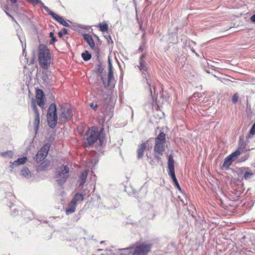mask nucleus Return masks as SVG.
Segmentation results:
<instances>
[{
	"label": "nucleus",
	"instance_id": "5fc2aeb1",
	"mask_svg": "<svg viewBox=\"0 0 255 255\" xmlns=\"http://www.w3.org/2000/svg\"><path fill=\"white\" fill-rule=\"evenodd\" d=\"M152 147V145H148V149H149V148H151Z\"/></svg>",
	"mask_w": 255,
	"mask_h": 255
},
{
	"label": "nucleus",
	"instance_id": "864d4df0",
	"mask_svg": "<svg viewBox=\"0 0 255 255\" xmlns=\"http://www.w3.org/2000/svg\"><path fill=\"white\" fill-rule=\"evenodd\" d=\"M151 140H153L152 138H151L150 139L147 141V143H148L149 142H150Z\"/></svg>",
	"mask_w": 255,
	"mask_h": 255
},
{
	"label": "nucleus",
	"instance_id": "a211bd4d",
	"mask_svg": "<svg viewBox=\"0 0 255 255\" xmlns=\"http://www.w3.org/2000/svg\"><path fill=\"white\" fill-rule=\"evenodd\" d=\"M20 174L21 176L27 179H29L30 177H31V173L30 171L27 167H26L23 168L21 169Z\"/></svg>",
	"mask_w": 255,
	"mask_h": 255
},
{
	"label": "nucleus",
	"instance_id": "2eb2a0df",
	"mask_svg": "<svg viewBox=\"0 0 255 255\" xmlns=\"http://www.w3.org/2000/svg\"><path fill=\"white\" fill-rule=\"evenodd\" d=\"M76 206L77 204L76 203L71 201L65 211L66 215H68L74 213L76 210Z\"/></svg>",
	"mask_w": 255,
	"mask_h": 255
},
{
	"label": "nucleus",
	"instance_id": "4be33fe9",
	"mask_svg": "<svg viewBox=\"0 0 255 255\" xmlns=\"http://www.w3.org/2000/svg\"><path fill=\"white\" fill-rule=\"evenodd\" d=\"M233 162L231 158L228 156L224 160L222 167L226 169H228Z\"/></svg>",
	"mask_w": 255,
	"mask_h": 255
},
{
	"label": "nucleus",
	"instance_id": "7ed1b4c3",
	"mask_svg": "<svg viewBox=\"0 0 255 255\" xmlns=\"http://www.w3.org/2000/svg\"><path fill=\"white\" fill-rule=\"evenodd\" d=\"M166 141V134L161 131L155 138V145L154 147V155L158 161H161V156L165 150V143Z\"/></svg>",
	"mask_w": 255,
	"mask_h": 255
},
{
	"label": "nucleus",
	"instance_id": "c03bdc74",
	"mask_svg": "<svg viewBox=\"0 0 255 255\" xmlns=\"http://www.w3.org/2000/svg\"><path fill=\"white\" fill-rule=\"evenodd\" d=\"M63 33L62 31H60L58 33V35L60 37H62L63 36Z\"/></svg>",
	"mask_w": 255,
	"mask_h": 255
},
{
	"label": "nucleus",
	"instance_id": "ddd939ff",
	"mask_svg": "<svg viewBox=\"0 0 255 255\" xmlns=\"http://www.w3.org/2000/svg\"><path fill=\"white\" fill-rule=\"evenodd\" d=\"M27 160L26 157H23L21 158H18L16 160L13 161L11 164L9 166V168L11 171H12V169L14 167H16L17 165H20L24 164Z\"/></svg>",
	"mask_w": 255,
	"mask_h": 255
},
{
	"label": "nucleus",
	"instance_id": "f03ea898",
	"mask_svg": "<svg viewBox=\"0 0 255 255\" xmlns=\"http://www.w3.org/2000/svg\"><path fill=\"white\" fill-rule=\"evenodd\" d=\"M39 63L42 68L48 69L52 62V58L48 47L44 44H40L38 48Z\"/></svg>",
	"mask_w": 255,
	"mask_h": 255
},
{
	"label": "nucleus",
	"instance_id": "3c124183",
	"mask_svg": "<svg viewBox=\"0 0 255 255\" xmlns=\"http://www.w3.org/2000/svg\"><path fill=\"white\" fill-rule=\"evenodd\" d=\"M12 3H15L17 1V0H9Z\"/></svg>",
	"mask_w": 255,
	"mask_h": 255
},
{
	"label": "nucleus",
	"instance_id": "39448f33",
	"mask_svg": "<svg viewBox=\"0 0 255 255\" xmlns=\"http://www.w3.org/2000/svg\"><path fill=\"white\" fill-rule=\"evenodd\" d=\"M47 123L51 128H54L57 123V109L55 104L50 105L47 115Z\"/></svg>",
	"mask_w": 255,
	"mask_h": 255
},
{
	"label": "nucleus",
	"instance_id": "6e6d98bb",
	"mask_svg": "<svg viewBox=\"0 0 255 255\" xmlns=\"http://www.w3.org/2000/svg\"><path fill=\"white\" fill-rule=\"evenodd\" d=\"M145 33H144L142 34V37H144V36H145Z\"/></svg>",
	"mask_w": 255,
	"mask_h": 255
},
{
	"label": "nucleus",
	"instance_id": "603ef678",
	"mask_svg": "<svg viewBox=\"0 0 255 255\" xmlns=\"http://www.w3.org/2000/svg\"><path fill=\"white\" fill-rule=\"evenodd\" d=\"M95 178H96V175H94L93 176V177H91V179H93L94 180H95Z\"/></svg>",
	"mask_w": 255,
	"mask_h": 255
},
{
	"label": "nucleus",
	"instance_id": "79ce46f5",
	"mask_svg": "<svg viewBox=\"0 0 255 255\" xmlns=\"http://www.w3.org/2000/svg\"><path fill=\"white\" fill-rule=\"evenodd\" d=\"M251 20L252 22H255V14L251 16Z\"/></svg>",
	"mask_w": 255,
	"mask_h": 255
},
{
	"label": "nucleus",
	"instance_id": "c9c22d12",
	"mask_svg": "<svg viewBox=\"0 0 255 255\" xmlns=\"http://www.w3.org/2000/svg\"><path fill=\"white\" fill-rule=\"evenodd\" d=\"M28 2L32 3L33 4H38L39 0H27Z\"/></svg>",
	"mask_w": 255,
	"mask_h": 255
},
{
	"label": "nucleus",
	"instance_id": "2f4dec72",
	"mask_svg": "<svg viewBox=\"0 0 255 255\" xmlns=\"http://www.w3.org/2000/svg\"><path fill=\"white\" fill-rule=\"evenodd\" d=\"M114 79L113 71H109L108 79V86H110L111 81Z\"/></svg>",
	"mask_w": 255,
	"mask_h": 255
},
{
	"label": "nucleus",
	"instance_id": "f704fd0d",
	"mask_svg": "<svg viewBox=\"0 0 255 255\" xmlns=\"http://www.w3.org/2000/svg\"><path fill=\"white\" fill-rule=\"evenodd\" d=\"M250 133L252 135L255 134V123L253 124L252 128L251 129Z\"/></svg>",
	"mask_w": 255,
	"mask_h": 255
},
{
	"label": "nucleus",
	"instance_id": "37998d69",
	"mask_svg": "<svg viewBox=\"0 0 255 255\" xmlns=\"http://www.w3.org/2000/svg\"><path fill=\"white\" fill-rule=\"evenodd\" d=\"M62 31L63 32V33L64 34H67V33H68V32H67V31H68V30H67V29H66V28H63V29H62Z\"/></svg>",
	"mask_w": 255,
	"mask_h": 255
},
{
	"label": "nucleus",
	"instance_id": "052dcab7",
	"mask_svg": "<svg viewBox=\"0 0 255 255\" xmlns=\"http://www.w3.org/2000/svg\"><path fill=\"white\" fill-rule=\"evenodd\" d=\"M19 38L20 41H21V43H22V41L21 39H20V37H19Z\"/></svg>",
	"mask_w": 255,
	"mask_h": 255
},
{
	"label": "nucleus",
	"instance_id": "4c0bfd02",
	"mask_svg": "<svg viewBox=\"0 0 255 255\" xmlns=\"http://www.w3.org/2000/svg\"><path fill=\"white\" fill-rule=\"evenodd\" d=\"M90 106L92 109H93L94 110H96L98 107L97 104H94L93 103H91L90 104Z\"/></svg>",
	"mask_w": 255,
	"mask_h": 255
},
{
	"label": "nucleus",
	"instance_id": "a19ab883",
	"mask_svg": "<svg viewBox=\"0 0 255 255\" xmlns=\"http://www.w3.org/2000/svg\"><path fill=\"white\" fill-rule=\"evenodd\" d=\"M18 213V211L14 209H13V210L12 211V214L13 215V216H15V215H16Z\"/></svg>",
	"mask_w": 255,
	"mask_h": 255
},
{
	"label": "nucleus",
	"instance_id": "6e6552de",
	"mask_svg": "<svg viewBox=\"0 0 255 255\" xmlns=\"http://www.w3.org/2000/svg\"><path fill=\"white\" fill-rule=\"evenodd\" d=\"M61 113L59 115V120L62 123H66L70 120L73 116V111L67 107H62L60 109Z\"/></svg>",
	"mask_w": 255,
	"mask_h": 255
},
{
	"label": "nucleus",
	"instance_id": "a18cd8bd",
	"mask_svg": "<svg viewBox=\"0 0 255 255\" xmlns=\"http://www.w3.org/2000/svg\"><path fill=\"white\" fill-rule=\"evenodd\" d=\"M39 1L38 3H39L40 4V5L42 6V7L43 8V5H45L43 3V2H42L40 0H39Z\"/></svg>",
	"mask_w": 255,
	"mask_h": 255
},
{
	"label": "nucleus",
	"instance_id": "e433bc0d",
	"mask_svg": "<svg viewBox=\"0 0 255 255\" xmlns=\"http://www.w3.org/2000/svg\"><path fill=\"white\" fill-rule=\"evenodd\" d=\"M108 67H109V71H113V67H112V63L110 59H109Z\"/></svg>",
	"mask_w": 255,
	"mask_h": 255
},
{
	"label": "nucleus",
	"instance_id": "bf43d9fd",
	"mask_svg": "<svg viewBox=\"0 0 255 255\" xmlns=\"http://www.w3.org/2000/svg\"><path fill=\"white\" fill-rule=\"evenodd\" d=\"M101 251H102V250H101V249H99V250H98V251H100V252H101Z\"/></svg>",
	"mask_w": 255,
	"mask_h": 255
},
{
	"label": "nucleus",
	"instance_id": "20e7f679",
	"mask_svg": "<svg viewBox=\"0 0 255 255\" xmlns=\"http://www.w3.org/2000/svg\"><path fill=\"white\" fill-rule=\"evenodd\" d=\"M98 129L95 128H90L84 135V143L86 146L93 144L98 139H99L101 145L103 142V137L100 136Z\"/></svg>",
	"mask_w": 255,
	"mask_h": 255
},
{
	"label": "nucleus",
	"instance_id": "de8ad7c7",
	"mask_svg": "<svg viewBox=\"0 0 255 255\" xmlns=\"http://www.w3.org/2000/svg\"><path fill=\"white\" fill-rule=\"evenodd\" d=\"M245 144L244 143V142L243 141V143L242 144H241L240 145V148H241L242 147H243V148H244L245 147Z\"/></svg>",
	"mask_w": 255,
	"mask_h": 255
},
{
	"label": "nucleus",
	"instance_id": "09e8293b",
	"mask_svg": "<svg viewBox=\"0 0 255 255\" xmlns=\"http://www.w3.org/2000/svg\"><path fill=\"white\" fill-rule=\"evenodd\" d=\"M6 13L7 15L11 17L13 20H14V18L11 15H10L8 12H6Z\"/></svg>",
	"mask_w": 255,
	"mask_h": 255
},
{
	"label": "nucleus",
	"instance_id": "4468645a",
	"mask_svg": "<svg viewBox=\"0 0 255 255\" xmlns=\"http://www.w3.org/2000/svg\"><path fill=\"white\" fill-rule=\"evenodd\" d=\"M242 172L244 173V178L246 180H249L253 178L254 174L252 171H249V167H243L241 168Z\"/></svg>",
	"mask_w": 255,
	"mask_h": 255
},
{
	"label": "nucleus",
	"instance_id": "bb28decb",
	"mask_svg": "<svg viewBox=\"0 0 255 255\" xmlns=\"http://www.w3.org/2000/svg\"><path fill=\"white\" fill-rule=\"evenodd\" d=\"M241 152L239 150H237L228 156L230 158H231L232 160L234 161L235 159L238 158Z\"/></svg>",
	"mask_w": 255,
	"mask_h": 255
},
{
	"label": "nucleus",
	"instance_id": "423d86ee",
	"mask_svg": "<svg viewBox=\"0 0 255 255\" xmlns=\"http://www.w3.org/2000/svg\"><path fill=\"white\" fill-rule=\"evenodd\" d=\"M69 175V168L67 165H62L57 171L55 178L57 182L62 185L66 181Z\"/></svg>",
	"mask_w": 255,
	"mask_h": 255
},
{
	"label": "nucleus",
	"instance_id": "b1692460",
	"mask_svg": "<svg viewBox=\"0 0 255 255\" xmlns=\"http://www.w3.org/2000/svg\"><path fill=\"white\" fill-rule=\"evenodd\" d=\"M22 216L24 219H32L33 218L32 212L30 210H25L22 212Z\"/></svg>",
	"mask_w": 255,
	"mask_h": 255
},
{
	"label": "nucleus",
	"instance_id": "dca6fc26",
	"mask_svg": "<svg viewBox=\"0 0 255 255\" xmlns=\"http://www.w3.org/2000/svg\"><path fill=\"white\" fill-rule=\"evenodd\" d=\"M84 40L89 44L90 46L93 48L95 46V42L93 37L89 34H84L83 35Z\"/></svg>",
	"mask_w": 255,
	"mask_h": 255
},
{
	"label": "nucleus",
	"instance_id": "5701e85b",
	"mask_svg": "<svg viewBox=\"0 0 255 255\" xmlns=\"http://www.w3.org/2000/svg\"><path fill=\"white\" fill-rule=\"evenodd\" d=\"M14 153L12 151L8 150L5 152H0V156L4 158H10L13 156Z\"/></svg>",
	"mask_w": 255,
	"mask_h": 255
},
{
	"label": "nucleus",
	"instance_id": "c85d7f7f",
	"mask_svg": "<svg viewBox=\"0 0 255 255\" xmlns=\"http://www.w3.org/2000/svg\"><path fill=\"white\" fill-rule=\"evenodd\" d=\"M43 9L46 11L49 15H50L53 18L56 15V13L51 11L47 6L43 5Z\"/></svg>",
	"mask_w": 255,
	"mask_h": 255
},
{
	"label": "nucleus",
	"instance_id": "58836bf2",
	"mask_svg": "<svg viewBox=\"0 0 255 255\" xmlns=\"http://www.w3.org/2000/svg\"><path fill=\"white\" fill-rule=\"evenodd\" d=\"M145 48V43H143L138 48L139 52L142 51Z\"/></svg>",
	"mask_w": 255,
	"mask_h": 255
},
{
	"label": "nucleus",
	"instance_id": "473e14b6",
	"mask_svg": "<svg viewBox=\"0 0 255 255\" xmlns=\"http://www.w3.org/2000/svg\"><path fill=\"white\" fill-rule=\"evenodd\" d=\"M31 107L32 108V109L33 110L35 115H37V113H39L38 108H37L36 105L35 103V101L34 100H33L32 102H31Z\"/></svg>",
	"mask_w": 255,
	"mask_h": 255
},
{
	"label": "nucleus",
	"instance_id": "9b49d317",
	"mask_svg": "<svg viewBox=\"0 0 255 255\" xmlns=\"http://www.w3.org/2000/svg\"><path fill=\"white\" fill-rule=\"evenodd\" d=\"M36 100L37 104L42 109L44 107V94L42 90L38 89L36 91Z\"/></svg>",
	"mask_w": 255,
	"mask_h": 255
},
{
	"label": "nucleus",
	"instance_id": "8fccbe9b",
	"mask_svg": "<svg viewBox=\"0 0 255 255\" xmlns=\"http://www.w3.org/2000/svg\"><path fill=\"white\" fill-rule=\"evenodd\" d=\"M50 37H51L52 38V37H53V36H54V34H53V33L52 32H51L50 33Z\"/></svg>",
	"mask_w": 255,
	"mask_h": 255
},
{
	"label": "nucleus",
	"instance_id": "f257e3e1",
	"mask_svg": "<svg viewBox=\"0 0 255 255\" xmlns=\"http://www.w3.org/2000/svg\"><path fill=\"white\" fill-rule=\"evenodd\" d=\"M145 55L142 54L141 55L139 61V65L138 66L139 69L142 73V76L145 78L146 81V84L148 86L149 90L150 95L152 98L154 97H157L158 94L156 92V88L153 84L152 82L149 79V75L148 68L149 66L144 60Z\"/></svg>",
	"mask_w": 255,
	"mask_h": 255
},
{
	"label": "nucleus",
	"instance_id": "7c9ffc66",
	"mask_svg": "<svg viewBox=\"0 0 255 255\" xmlns=\"http://www.w3.org/2000/svg\"><path fill=\"white\" fill-rule=\"evenodd\" d=\"M43 9L46 11L49 15H50L53 18L56 15V13L51 11L47 6L43 5Z\"/></svg>",
	"mask_w": 255,
	"mask_h": 255
},
{
	"label": "nucleus",
	"instance_id": "49530a36",
	"mask_svg": "<svg viewBox=\"0 0 255 255\" xmlns=\"http://www.w3.org/2000/svg\"><path fill=\"white\" fill-rule=\"evenodd\" d=\"M191 51H192V52H193V53H195V54H196V55H197V56H199V55H198L197 53H196V52H195V50H194L193 48H191Z\"/></svg>",
	"mask_w": 255,
	"mask_h": 255
},
{
	"label": "nucleus",
	"instance_id": "ea45409f",
	"mask_svg": "<svg viewBox=\"0 0 255 255\" xmlns=\"http://www.w3.org/2000/svg\"><path fill=\"white\" fill-rule=\"evenodd\" d=\"M57 40L55 36H53L52 38L51 41L50 42V44H52Z\"/></svg>",
	"mask_w": 255,
	"mask_h": 255
},
{
	"label": "nucleus",
	"instance_id": "393cba45",
	"mask_svg": "<svg viewBox=\"0 0 255 255\" xmlns=\"http://www.w3.org/2000/svg\"><path fill=\"white\" fill-rule=\"evenodd\" d=\"M133 250V248H126L124 249H120L119 250L120 252H122L121 253L122 255H128L131 253L132 250Z\"/></svg>",
	"mask_w": 255,
	"mask_h": 255
},
{
	"label": "nucleus",
	"instance_id": "c756f323",
	"mask_svg": "<svg viewBox=\"0 0 255 255\" xmlns=\"http://www.w3.org/2000/svg\"><path fill=\"white\" fill-rule=\"evenodd\" d=\"M43 9L46 11L49 15H50L53 18L56 15V13L51 11L47 6L43 5Z\"/></svg>",
	"mask_w": 255,
	"mask_h": 255
},
{
	"label": "nucleus",
	"instance_id": "a878e982",
	"mask_svg": "<svg viewBox=\"0 0 255 255\" xmlns=\"http://www.w3.org/2000/svg\"><path fill=\"white\" fill-rule=\"evenodd\" d=\"M81 56L83 60L85 61L89 60L92 57L91 54L89 53L88 51H85L84 52L82 53Z\"/></svg>",
	"mask_w": 255,
	"mask_h": 255
},
{
	"label": "nucleus",
	"instance_id": "4d7b16f0",
	"mask_svg": "<svg viewBox=\"0 0 255 255\" xmlns=\"http://www.w3.org/2000/svg\"><path fill=\"white\" fill-rule=\"evenodd\" d=\"M140 29H142V26L141 24H140Z\"/></svg>",
	"mask_w": 255,
	"mask_h": 255
},
{
	"label": "nucleus",
	"instance_id": "680f3d73",
	"mask_svg": "<svg viewBox=\"0 0 255 255\" xmlns=\"http://www.w3.org/2000/svg\"><path fill=\"white\" fill-rule=\"evenodd\" d=\"M191 43L195 44V42H193V41H191Z\"/></svg>",
	"mask_w": 255,
	"mask_h": 255
},
{
	"label": "nucleus",
	"instance_id": "0eeeda50",
	"mask_svg": "<svg viewBox=\"0 0 255 255\" xmlns=\"http://www.w3.org/2000/svg\"><path fill=\"white\" fill-rule=\"evenodd\" d=\"M168 175L172 178L175 186L179 191H181L179 184L176 178L174 169V161L172 154L169 155L168 159Z\"/></svg>",
	"mask_w": 255,
	"mask_h": 255
},
{
	"label": "nucleus",
	"instance_id": "72a5a7b5",
	"mask_svg": "<svg viewBox=\"0 0 255 255\" xmlns=\"http://www.w3.org/2000/svg\"><path fill=\"white\" fill-rule=\"evenodd\" d=\"M239 99V95L237 93L235 94L232 97V102L236 103L238 102Z\"/></svg>",
	"mask_w": 255,
	"mask_h": 255
},
{
	"label": "nucleus",
	"instance_id": "6ab92c4d",
	"mask_svg": "<svg viewBox=\"0 0 255 255\" xmlns=\"http://www.w3.org/2000/svg\"><path fill=\"white\" fill-rule=\"evenodd\" d=\"M40 123V116L39 113H37V115H35L34 120L33 122V127L36 133L37 132L39 128V125Z\"/></svg>",
	"mask_w": 255,
	"mask_h": 255
},
{
	"label": "nucleus",
	"instance_id": "cd10ccee",
	"mask_svg": "<svg viewBox=\"0 0 255 255\" xmlns=\"http://www.w3.org/2000/svg\"><path fill=\"white\" fill-rule=\"evenodd\" d=\"M99 26L101 31L102 32H106L108 29V25L105 21L100 23Z\"/></svg>",
	"mask_w": 255,
	"mask_h": 255
},
{
	"label": "nucleus",
	"instance_id": "1a4fd4ad",
	"mask_svg": "<svg viewBox=\"0 0 255 255\" xmlns=\"http://www.w3.org/2000/svg\"><path fill=\"white\" fill-rule=\"evenodd\" d=\"M151 247L152 245L150 244L142 243L135 248L132 255H146L150 251Z\"/></svg>",
	"mask_w": 255,
	"mask_h": 255
},
{
	"label": "nucleus",
	"instance_id": "aec40b11",
	"mask_svg": "<svg viewBox=\"0 0 255 255\" xmlns=\"http://www.w3.org/2000/svg\"><path fill=\"white\" fill-rule=\"evenodd\" d=\"M53 18L63 26L67 27L69 26L68 23L62 17L59 16L57 14H56Z\"/></svg>",
	"mask_w": 255,
	"mask_h": 255
},
{
	"label": "nucleus",
	"instance_id": "f8f14e48",
	"mask_svg": "<svg viewBox=\"0 0 255 255\" xmlns=\"http://www.w3.org/2000/svg\"><path fill=\"white\" fill-rule=\"evenodd\" d=\"M89 192V190L87 189H84L81 193H77L73 196L71 201L76 203V204L78 201H83L84 200V197L86 196Z\"/></svg>",
	"mask_w": 255,
	"mask_h": 255
},
{
	"label": "nucleus",
	"instance_id": "13d9d810",
	"mask_svg": "<svg viewBox=\"0 0 255 255\" xmlns=\"http://www.w3.org/2000/svg\"><path fill=\"white\" fill-rule=\"evenodd\" d=\"M104 243V241H101V244H103V243Z\"/></svg>",
	"mask_w": 255,
	"mask_h": 255
},
{
	"label": "nucleus",
	"instance_id": "f3484780",
	"mask_svg": "<svg viewBox=\"0 0 255 255\" xmlns=\"http://www.w3.org/2000/svg\"><path fill=\"white\" fill-rule=\"evenodd\" d=\"M87 175L88 172L87 170H85L81 172L79 180V186H83L85 184L86 181Z\"/></svg>",
	"mask_w": 255,
	"mask_h": 255
},
{
	"label": "nucleus",
	"instance_id": "412c9836",
	"mask_svg": "<svg viewBox=\"0 0 255 255\" xmlns=\"http://www.w3.org/2000/svg\"><path fill=\"white\" fill-rule=\"evenodd\" d=\"M146 147L145 143H142L138 147L137 152V157L138 158H141L143 156V151Z\"/></svg>",
	"mask_w": 255,
	"mask_h": 255
},
{
	"label": "nucleus",
	"instance_id": "9d476101",
	"mask_svg": "<svg viewBox=\"0 0 255 255\" xmlns=\"http://www.w3.org/2000/svg\"><path fill=\"white\" fill-rule=\"evenodd\" d=\"M50 149V145L49 144H44L38 150L36 154L35 159L37 163L42 161L47 156L48 151Z\"/></svg>",
	"mask_w": 255,
	"mask_h": 255
}]
</instances>
